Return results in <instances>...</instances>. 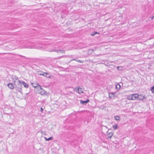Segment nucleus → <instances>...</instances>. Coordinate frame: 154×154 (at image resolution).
I'll return each instance as SVG.
<instances>
[{
  "label": "nucleus",
  "instance_id": "12",
  "mask_svg": "<svg viewBox=\"0 0 154 154\" xmlns=\"http://www.w3.org/2000/svg\"><path fill=\"white\" fill-rule=\"evenodd\" d=\"M113 135V134L112 132H110L108 133L107 134V137L108 139H109V138L110 139L112 136Z\"/></svg>",
  "mask_w": 154,
  "mask_h": 154
},
{
  "label": "nucleus",
  "instance_id": "16",
  "mask_svg": "<svg viewBox=\"0 0 154 154\" xmlns=\"http://www.w3.org/2000/svg\"><path fill=\"white\" fill-rule=\"evenodd\" d=\"M131 98H132V94L130 95L129 96H128V97H127L128 99L130 100H132Z\"/></svg>",
  "mask_w": 154,
  "mask_h": 154
},
{
  "label": "nucleus",
  "instance_id": "2",
  "mask_svg": "<svg viewBox=\"0 0 154 154\" xmlns=\"http://www.w3.org/2000/svg\"><path fill=\"white\" fill-rule=\"evenodd\" d=\"M48 51L50 52H56L57 53H60L62 54L65 53V51L63 50L53 49L50 50Z\"/></svg>",
  "mask_w": 154,
  "mask_h": 154
},
{
  "label": "nucleus",
  "instance_id": "13",
  "mask_svg": "<svg viewBox=\"0 0 154 154\" xmlns=\"http://www.w3.org/2000/svg\"><path fill=\"white\" fill-rule=\"evenodd\" d=\"M44 139L46 141H49L51 140H52L53 139V138L52 137H50L48 138H47V137H45Z\"/></svg>",
  "mask_w": 154,
  "mask_h": 154
},
{
  "label": "nucleus",
  "instance_id": "10",
  "mask_svg": "<svg viewBox=\"0 0 154 154\" xmlns=\"http://www.w3.org/2000/svg\"><path fill=\"white\" fill-rule=\"evenodd\" d=\"M21 84L24 86L26 88H27L28 87V85L23 81L22 82Z\"/></svg>",
  "mask_w": 154,
  "mask_h": 154
},
{
  "label": "nucleus",
  "instance_id": "25",
  "mask_svg": "<svg viewBox=\"0 0 154 154\" xmlns=\"http://www.w3.org/2000/svg\"><path fill=\"white\" fill-rule=\"evenodd\" d=\"M36 48V47H28L27 48Z\"/></svg>",
  "mask_w": 154,
  "mask_h": 154
},
{
  "label": "nucleus",
  "instance_id": "17",
  "mask_svg": "<svg viewBox=\"0 0 154 154\" xmlns=\"http://www.w3.org/2000/svg\"><path fill=\"white\" fill-rule=\"evenodd\" d=\"M113 128L115 130L118 128V126L117 125H115L113 126Z\"/></svg>",
  "mask_w": 154,
  "mask_h": 154
},
{
  "label": "nucleus",
  "instance_id": "21",
  "mask_svg": "<svg viewBox=\"0 0 154 154\" xmlns=\"http://www.w3.org/2000/svg\"><path fill=\"white\" fill-rule=\"evenodd\" d=\"M113 94L112 93H110V94H109V97L110 98H112V96H110V95H113Z\"/></svg>",
  "mask_w": 154,
  "mask_h": 154
},
{
  "label": "nucleus",
  "instance_id": "29",
  "mask_svg": "<svg viewBox=\"0 0 154 154\" xmlns=\"http://www.w3.org/2000/svg\"><path fill=\"white\" fill-rule=\"evenodd\" d=\"M20 56H21V57H25L24 56H21V55H20Z\"/></svg>",
  "mask_w": 154,
  "mask_h": 154
},
{
  "label": "nucleus",
  "instance_id": "4",
  "mask_svg": "<svg viewBox=\"0 0 154 154\" xmlns=\"http://www.w3.org/2000/svg\"><path fill=\"white\" fill-rule=\"evenodd\" d=\"M38 93L42 95H46L47 94V92L42 88L38 92Z\"/></svg>",
  "mask_w": 154,
  "mask_h": 154
},
{
  "label": "nucleus",
  "instance_id": "24",
  "mask_svg": "<svg viewBox=\"0 0 154 154\" xmlns=\"http://www.w3.org/2000/svg\"><path fill=\"white\" fill-rule=\"evenodd\" d=\"M43 111V109L42 107H41L40 109V111L41 112H42Z\"/></svg>",
  "mask_w": 154,
  "mask_h": 154
},
{
  "label": "nucleus",
  "instance_id": "14",
  "mask_svg": "<svg viewBox=\"0 0 154 154\" xmlns=\"http://www.w3.org/2000/svg\"><path fill=\"white\" fill-rule=\"evenodd\" d=\"M115 119L116 121L119 120H120V117L118 116H115Z\"/></svg>",
  "mask_w": 154,
  "mask_h": 154
},
{
  "label": "nucleus",
  "instance_id": "8",
  "mask_svg": "<svg viewBox=\"0 0 154 154\" xmlns=\"http://www.w3.org/2000/svg\"><path fill=\"white\" fill-rule=\"evenodd\" d=\"M16 87L17 88L19 91L21 93L22 92V89L21 88L22 86H21V85L20 84V85H17V87Z\"/></svg>",
  "mask_w": 154,
  "mask_h": 154
},
{
  "label": "nucleus",
  "instance_id": "18",
  "mask_svg": "<svg viewBox=\"0 0 154 154\" xmlns=\"http://www.w3.org/2000/svg\"><path fill=\"white\" fill-rule=\"evenodd\" d=\"M75 61H77V62H78L80 63H83L84 62L83 60H75Z\"/></svg>",
  "mask_w": 154,
  "mask_h": 154
},
{
  "label": "nucleus",
  "instance_id": "28",
  "mask_svg": "<svg viewBox=\"0 0 154 154\" xmlns=\"http://www.w3.org/2000/svg\"><path fill=\"white\" fill-rule=\"evenodd\" d=\"M154 18V16L152 17V20Z\"/></svg>",
  "mask_w": 154,
  "mask_h": 154
},
{
  "label": "nucleus",
  "instance_id": "1",
  "mask_svg": "<svg viewBox=\"0 0 154 154\" xmlns=\"http://www.w3.org/2000/svg\"><path fill=\"white\" fill-rule=\"evenodd\" d=\"M14 84L15 85L16 87H17V84L20 85L21 84V82L18 79L17 77L16 76H13L12 77Z\"/></svg>",
  "mask_w": 154,
  "mask_h": 154
},
{
  "label": "nucleus",
  "instance_id": "19",
  "mask_svg": "<svg viewBox=\"0 0 154 154\" xmlns=\"http://www.w3.org/2000/svg\"><path fill=\"white\" fill-rule=\"evenodd\" d=\"M151 91L152 93H154V86H153L151 88Z\"/></svg>",
  "mask_w": 154,
  "mask_h": 154
},
{
  "label": "nucleus",
  "instance_id": "9",
  "mask_svg": "<svg viewBox=\"0 0 154 154\" xmlns=\"http://www.w3.org/2000/svg\"><path fill=\"white\" fill-rule=\"evenodd\" d=\"M89 100L88 99H87V100L85 101H82L81 100H80V103H81L85 104L88 103L89 102Z\"/></svg>",
  "mask_w": 154,
  "mask_h": 154
},
{
  "label": "nucleus",
  "instance_id": "7",
  "mask_svg": "<svg viewBox=\"0 0 154 154\" xmlns=\"http://www.w3.org/2000/svg\"><path fill=\"white\" fill-rule=\"evenodd\" d=\"M139 95L136 94H132V100H135L138 98Z\"/></svg>",
  "mask_w": 154,
  "mask_h": 154
},
{
  "label": "nucleus",
  "instance_id": "26",
  "mask_svg": "<svg viewBox=\"0 0 154 154\" xmlns=\"http://www.w3.org/2000/svg\"><path fill=\"white\" fill-rule=\"evenodd\" d=\"M90 51H91V52H93V50H92V49L90 50L89 51V52H90Z\"/></svg>",
  "mask_w": 154,
  "mask_h": 154
},
{
  "label": "nucleus",
  "instance_id": "5",
  "mask_svg": "<svg viewBox=\"0 0 154 154\" xmlns=\"http://www.w3.org/2000/svg\"><path fill=\"white\" fill-rule=\"evenodd\" d=\"M33 87H35L36 89L37 90L38 92L42 88L41 86L38 84H37L36 86H33Z\"/></svg>",
  "mask_w": 154,
  "mask_h": 154
},
{
  "label": "nucleus",
  "instance_id": "11",
  "mask_svg": "<svg viewBox=\"0 0 154 154\" xmlns=\"http://www.w3.org/2000/svg\"><path fill=\"white\" fill-rule=\"evenodd\" d=\"M43 76L48 78H50V75L49 74L46 72H44V73H43Z\"/></svg>",
  "mask_w": 154,
  "mask_h": 154
},
{
  "label": "nucleus",
  "instance_id": "15",
  "mask_svg": "<svg viewBox=\"0 0 154 154\" xmlns=\"http://www.w3.org/2000/svg\"><path fill=\"white\" fill-rule=\"evenodd\" d=\"M99 34V33H98V32H94L93 33H92V34H91V35H92V36H94L95 35H96V34Z\"/></svg>",
  "mask_w": 154,
  "mask_h": 154
},
{
  "label": "nucleus",
  "instance_id": "20",
  "mask_svg": "<svg viewBox=\"0 0 154 154\" xmlns=\"http://www.w3.org/2000/svg\"><path fill=\"white\" fill-rule=\"evenodd\" d=\"M116 88L119 89L121 88V86L119 85L118 84L116 85Z\"/></svg>",
  "mask_w": 154,
  "mask_h": 154
},
{
  "label": "nucleus",
  "instance_id": "3",
  "mask_svg": "<svg viewBox=\"0 0 154 154\" xmlns=\"http://www.w3.org/2000/svg\"><path fill=\"white\" fill-rule=\"evenodd\" d=\"M74 91L78 92L79 94L83 93V91L82 90V88L80 87L77 88V87L76 88H75V89H74Z\"/></svg>",
  "mask_w": 154,
  "mask_h": 154
},
{
  "label": "nucleus",
  "instance_id": "23",
  "mask_svg": "<svg viewBox=\"0 0 154 154\" xmlns=\"http://www.w3.org/2000/svg\"><path fill=\"white\" fill-rule=\"evenodd\" d=\"M120 68H121V67H120L119 66H118L117 67V69H118V70H121L122 69H120Z\"/></svg>",
  "mask_w": 154,
  "mask_h": 154
},
{
  "label": "nucleus",
  "instance_id": "6",
  "mask_svg": "<svg viewBox=\"0 0 154 154\" xmlns=\"http://www.w3.org/2000/svg\"><path fill=\"white\" fill-rule=\"evenodd\" d=\"M7 85L9 88L13 89L14 88L15 85L14 84L12 83H8Z\"/></svg>",
  "mask_w": 154,
  "mask_h": 154
},
{
  "label": "nucleus",
  "instance_id": "27",
  "mask_svg": "<svg viewBox=\"0 0 154 154\" xmlns=\"http://www.w3.org/2000/svg\"><path fill=\"white\" fill-rule=\"evenodd\" d=\"M76 60V59H72V60H71L70 61H71L72 60Z\"/></svg>",
  "mask_w": 154,
  "mask_h": 154
},
{
  "label": "nucleus",
  "instance_id": "22",
  "mask_svg": "<svg viewBox=\"0 0 154 154\" xmlns=\"http://www.w3.org/2000/svg\"><path fill=\"white\" fill-rule=\"evenodd\" d=\"M44 73V72H41L40 73H39V74L40 75H43V73Z\"/></svg>",
  "mask_w": 154,
  "mask_h": 154
}]
</instances>
